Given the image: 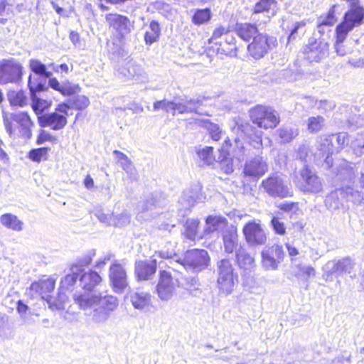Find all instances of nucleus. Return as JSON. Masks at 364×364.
Wrapping results in <instances>:
<instances>
[{"instance_id":"f257e3e1","label":"nucleus","mask_w":364,"mask_h":364,"mask_svg":"<svg viewBox=\"0 0 364 364\" xmlns=\"http://www.w3.org/2000/svg\"><path fill=\"white\" fill-rule=\"evenodd\" d=\"M74 300L80 309H92V320L96 323L105 322L119 303L116 296L103 293L98 295L91 292L77 293L74 294Z\"/></svg>"},{"instance_id":"f03ea898","label":"nucleus","mask_w":364,"mask_h":364,"mask_svg":"<svg viewBox=\"0 0 364 364\" xmlns=\"http://www.w3.org/2000/svg\"><path fill=\"white\" fill-rule=\"evenodd\" d=\"M170 249L167 250H162L159 252V255L164 259L176 258L175 261L180 263L187 269H193L196 272L205 269L209 264V256L208 252L205 250H192L188 251L184 258L181 260L175 252V243L168 242Z\"/></svg>"},{"instance_id":"7ed1b4c3","label":"nucleus","mask_w":364,"mask_h":364,"mask_svg":"<svg viewBox=\"0 0 364 364\" xmlns=\"http://www.w3.org/2000/svg\"><path fill=\"white\" fill-rule=\"evenodd\" d=\"M217 287L221 294H232L237 281V274L232 262L228 259H223L217 262Z\"/></svg>"},{"instance_id":"20e7f679","label":"nucleus","mask_w":364,"mask_h":364,"mask_svg":"<svg viewBox=\"0 0 364 364\" xmlns=\"http://www.w3.org/2000/svg\"><path fill=\"white\" fill-rule=\"evenodd\" d=\"M261 187L272 198H285L293 196L290 181L284 176L274 173L262 181Z\"/></svg>"},{"instance_id":"39448f33","label":"nucleus","mask_w":364,"mask_h":364,"mask_svg":"<svg viewBox=\"0 0 364 364\" xmlns=\"http://www.w3.org/2000/svg\"><path fill=\"white\" fill-rule=\"evenodd\" d=\"M294 183L304 193L315 194L320 193L323 189L321 178L307 166L296 172Z\"/></svg>"},{"instance_id":"423d86ee","label":"nucleus","mask_w":364,"mask_h":364,"mask_svg":"<svg viewBox=\"0 0 364 364\" xmlns=\"http://www.w3.org/2000/svg\"><path fill=\"white\" fill-rule=\"evenodd\" d=\"M362 199L360 192L350 186L342 187L332 191L327 196L325 204L328 209L334 210L339 209L344 201L359 203Z\"/></svg>"},{"instance_id":"0eeeda50","label":"nucleus","mask_w":364,"mask_h":364,"mask_svg":"<svg viewBox=\"0 0 364 364\" xmlns=\"http://www.w3.org/2000/svg\"><path fill=\"white\" fill-rule=\"evenodd\" d=\"M250 118L254 124L265 129H272L279 123V117L271 107L257 105L250 110Z\"/></svg>"},{"instance_id":"6e6552de","label":"nucleus","mask_w":364,"mask_h":364,"mask_svg":"<svg viewBox=\"0 0 364 364\" xmlns=\"http://www.w3.org/2000/svg\"><path fill=\"white\" fill-rule=\"evenodd\" d=\"M356 17L357 18L353 17V19H352L353 15L348 14L346 21H342L336 26V38L334 44V48L338 55L344 56L349 53V50L345 48L343 43L347 38L350 31H351L354 28L360 26V18L359 16H356Z\"/></svg>"},{"instance_id":"1a4fd4ad","label":"nucleus","mask_w":364,"mask_h":364,"mask_svg":"<svg viewBox=\"0 0 364 364\" xmlns=\"http://www.w3.org/2000/svg\"><path fill=\"white\" fill-rule=\"evenodd\" d=\"M353 268V263L348 257L330 260L322 267V277L326 282H331L333 279V276L337 277L344 274H350Z\"/></svg>"},{"instance_id":"9d476101","label":"nucleus","mask_w":364,"mask_h":364,"mask_svg":"<svg viewBox=\"0 0 364 364\" xmlns=\"http://www.w3.org/2000/svg\"><path fill=\"white\" fill-rule=\"evenodd\" d=\"M277 45V39L267 33H258L247 46V51L255 59L263 58L268 51Z\"/></svg>"},{"instance_id":"9b49d317","label":"nucleus","mask_w":364,"mask_h":364,"mask_svg":"<svg viewBox=\"0 0 364 364\" xmlns=\"http://www.w3.org/2000/svg\"><path fill=\"white\" fill-rule=\"evenodd\" d=\"M277 5V0H259L252 9V20L258 26L267 23L274 15Z\"/></svg>"},{"instance_id":"f8f14e48","label":"nucleus","mask_w":364,"mask_h":364,"mask_svg":"<svg viewBox=\"0 0 364 364\" xmlns=\"http://www.w3.org/2000/svg\"><path fill=\"white\" fill-rule=\"evenodd\" d=\"M22 66L14 59L0 60V83L8 84L18 82L21 78Z\"/></svg>"},{"instance_id":"ddd939ff","label":"nucleus","mask_w":364,"mask_h":364,"mask_svg":"<svg viewBox=\"0 0 364 364\" xmlns=\"http://www.w3.org/2000/svg\"><path fill=\"white\" fill-rule=\"evenodd\" d=\"M178 282L166 271L160 272L159 282L156 287V294L161 301L171 300L176 293Z\"/></svg>"},{"instance_id":"4468645a","label":"nucleus","mask_w":364,"mask_h":364,"mask_svg":"<svg viewBox=\"0 0 364 364\" xmlns=\"http://www.w3.org/2000/svg\"><path fill=\"white\" fill-rule=\"evenodd\" d=\"M247 243L252 247L264 245L267 240V234L259 222L247 223L242 229Z\"/></svg>"},{"instance_id":"2eb2a0df","label":"nucleus","mask_w":364,"mask_h":364,"mask_svg":"<svg viewBox=\"0 0 364 364\" xmlns=\"http://www.w3.org/2000/svg\"><path fill=\"white\" fill-rule=\"evenodd\" d=\"M109 279L113 291L122 294L128 287L127 275L125 269L118 263H113L109 271Z\"/></svg>"},{"instance_id":"dca6fc26","label":"nucleus","mask_w":364,"mask_h":364,"mask_svg":"<svg viewBox=\"0 0 364 364\" xmlns=\"http://www.w3.org/2000/svg\"><path fill=\"white\" fill-rule=\"evenodd\" d=\"M268 171L267 162L261 156H256L245 162L243 174L252 179H258Z\"/></svg>"},{"instance_id":"f3484780","label":"nucleus","mask_w":364,"mask_h":364,"mask_svg":"<svg viewBox=\"0 0 364 364\" xmlns=\"http://www.w3.org/2000/svg\"><path fill=\"white\" fill-rule=\"evenodd\" d=\"M106 21L115 34L123 37L130 32L129 20L127 17L117 14L106 15Z\"/></svg>"},{"instance_id":"a211bd4d","label":"nucleus","mask_w":364,"mask_h":364,"mask_svg":"<svg viewBox=\"0 0 364 364\" xmlns=\"http://www.w3.org/2000/svg\"><path fill=\"white\" fill-rule=\"evenodd\" d=\"M38 120L41 127H49L53 130L62 129L67 124L66 117L56 112L40 115Z\"/></svg>"},{"instance_id":"6ab92c4d","label":"nucleus","mask_w":364,"mask_h":364,"mask_svg":"<svg viewBox=\"0 0 364 364\" xmlns=\"http://www.w3.org/2000/svg\"><path fill=\"white\" fill-rule=\"evenodd\" d=\"M28 87L31 93L32 108L35 113L40 116L48 107V103L46 100H42L36 96V92L45 90V85L41 82L36 83L32 81L31 76L29 77Z\"/></svg>"},{"instance_id":"aec40b11","label":"nucleus","mask_w":364,"mask_h":364,"mask_svg":"<svg viewBox=\"0 0 364 364\" xmlns=\"http://www.w3.org/2000/svg\"><path fill=\"white\" fill-rule=\"evenodd\" d=\"M304 53L309 61L318 62L327 56L328 45L326 42L314 41L304 49Z\"/></svg>"},{"instance_id":"412c9836","label":"nucleus","mask_w":364,"mask_h":364,"mask_svg":"<svg viewBox=\"0 0 364 364\" xmlns=\"http://www.w3.org/2000/svg\"><path fill=\"white\" fill-rule=\"evenodd\" d=\"M11 119L18 125L19 136L23 139H31L32 136L31 127L33 126V122L30 116L26 112H20L11 114Z\"/></svg>"},{"instance_id":"4be33fe9","label":"nucleus","mask_w":364,"mask_h":364,"mask_svg":"<svg viewBox=\"0 0 364 364\" xmlns=\"http://www.w3.org/2000/svg\"><path fill=\"white\" fill-rule=\"evenodd\" d=\"M317 147L319 151L318 155L321 157H326L324 162L326 164L327 168L332 167L333 159L330 155H332L336 152L334 144L332 142V137H330V135L319 137L317 141Z\"/></svg>"},{"instance_id":"5701e85b","label":"nucleus","mask_w":364,"mask_h":364,"mask_svg":"<svg viewBox=\"0 0 364 364\" xmlns=\"http://www.w3.org/2000/svg\"><path fill=\"white\" fill-rule=\"evenodd\" d=\"M224 250L227 253H232L238 250L240 247L238 235L236 227L230 225L227 229L224 230L222 233Z\"/></svg>"},{"instance_id":"b1692460","label":"nucleus","mask_w":364,"mask_h":364,"mask_svg":"<svg viewBox=\"0 0 364 364\" xmlns=\"http://www.w3.org/2000/svg\"><path fill=\"white\" fill-rule=\"evenodd\" d=\"M156 271V260L139 261L135 264V272L139 279L147 280Z\"/></svg>"},{"instance_id":"393cba45","label":"nucleus","mask_w":364,"mask_h":364,"mask_svg":"<svg viewBox=\"0 0 364 364\" xmlns=\"http://www.w3.org/2000/svg\"><path fill=\"white\" fill-rule=\"evenodd\" d=\"M200 188L198 185L186 189L179 200V203L185 212L193 207L195 203L200 198Z\"/></svg>"},{"instance_id":"a878e982","label":"nucleus","mask_w":364,"mask_h":364,"mask_svg":"<svg viewBox=\"0 0 364 364\" xmlns=\"http://www.w3.org/2000/svg\"><path fill=\"white\" fill-rule=\"evenodd\" d=\"M230 226L226 218L220 215H209L205 220L204 234L208 235L215 231H220L223 233L224 230Z\"/></svg>"},{"instance_id":"bb28decb","label":"nucleus","mask_w":364,"mask_h":364,"mask_svg":"<svg viewBox=\"0 0 364 364\" xmlns=\"http://www.w3.org/2000/svg\"><path fill=\"white\" fill-rule=\"evenodd\" d=\"M232 145L230 139H226L220 149V154L217 159V161L220 164V168L227 174H230L234 171L233 160L232 158L228 157V149Z\"/></svg>"},{"instance_id":"cd10ccee","label":"nucleus","mask_w":364,"mask_h":364,"mask_svg":"<svg viewBox=\"0 0 364 364\" xmlns=\"http://www.w3.org/2000/svg\"><path fill=\"white\" fill-rule=\"evenodd\" d=\"M118 72L127 78H134L142 76L144 73L143 68L132 60H129L122 65Z\"/></svg>"},{"instance_id":"c85d7f7f","label":"nucleus","mask_w":364,"mask_h":364,"mask_svg":"<svg viewBox=\"0 0 364 364\" xmlns=\"http://www.w3.org/2000/svg\"><path fill=\"white\" fill-rule=\"evenodd\" d=\"M55 288V282L51 279H41L38 282H33L31 285V291L41 296L42 299L47 298L46 294L51 292Z\"/></svg>"},{"instance_id":"c756f323","label":"nucleus","mask_w":364,"mask_h":364,"mask_svg":"<svg viewBox=\"0 0 364 364\" xmlns=\"http://www.w3.org/2000/svg\"><path fill=\"white\" fill-rule=\"evenodd\" d=\"M256 23H237L235 28L237 34L242 40L250 41L259 33Z\"/></svg>"},{"instance_id":"7c9ffc66","label":"nucleus","mask_w":364,"mask_h":364,"mask_svg":"<svg viewBox=\"0 0 364 364\" xmlns=\"http://www.w3.org/2000/svg\"><path fill=\"white\" fill-rule=\"evenodd\" d=\"M236 259L239 267L245 271H251L255 267L254 257L242 247L236 252Z\"/></svg>"},{"instance_id":"2f4dec72","label":"nucleus","mask_w":364,"mask_h":364,"mask_svg":"<svg viewBox=\"0 0 364 364\" xmlns=\"http://www.w3.org/2000/svg\"><path fill=\"white\" fill-rule=\"evenodd\" d=\"M130 301L134 309L143 310L151 304V294L144 291H135L130 294Z\"/></svg>"},{"instance_id":"473e14b6","label":"nucleus","mask_w":364,"mask_h":364,"mask_svg":"<svg viewBox=\"0 0 364 364\" xmlns=\"http://www.w3.org/2000/svg\"><path fill=\"white\" fill-rule=\"evenodd\" d=\"M101 280V277L94 271L85 272L80 279L83 289L87 290V292H91V291L100 283Z\"/></svg>"},{"instance_id":"72a5a7b5","label":"nucleus","mask_w":364,"mask_h":364,"mask_svg":"<svg viewBox=\"0 0 364 364\" xmlns=\"http://www.w3.org/2000/svg\"><path fill=\"white\" fill-rule=\"evenodd\" d=\"M113 154L116 156L117 163L119 164L122 168L129 175L133 176L136 173L135 166L132 160L124 153L114 150Z\"/></svg>"},{"instance_id":"f704fd0d","label":"nucleus","mask_w":364,"mask_h":364,"mask_svg":"<svg viewBox=\"0 0 364 364\" xmlns=\"http://www.w3.org/2000/svg\"><path fill=\"white\" fill-rule=\"evenodd\" d=\"M0 223L4 227L14 231H21L23 230V222L13 214L6 213L0 216Z\"/></svg>"},{"instance_id":"c9c22d12","label":"nucleus","mask_w":364,"mask_h":364,"mask_svg":"<svg viewBox=\"0 0 364 364\" xmlns=\"http://www.w3.org/2000/svg\"><path fill=\"white\" fill-rule=\"evenodd\" d=\"M161 33V28L159 23L156 21H152L148 30L146 31L144 34V41L146 45H151L154 42H156L160 36Z\"/></svg>"},{"instance_id":"e433bc0d","label":"nucleus","mask_w":364,"mask_h":364,"mask_svg":"<svg viewBox=\"0 0 364 364\" xmlns=\"http://www.w3.org/2000/svg\"><path fill=\"white\" fill-rule=\"evenodd\" d=\"M199 220L198 219H188L184 225L183 235L186 238L193 241L198 232Z\"/></svg>"},{"instance_id":"4c0bfd02","label":"nucleus","mask_w":364,"mask_h":364,"mask_svg":"<svg viewBox=\"0 0 364 364\" xmlns=\"http://www.w3.org/2000/svg\"><path fill=\"white\" fill-rule=\"evenodd\" d=\"M8 100L12 106L23 107L26 103V96L22 90H10L7 94Z\"/></svg>"},{"instance_id":"58836bf2","label":"nucleus","mask_w":364,"mask_h":364,"mask_svg":"<svg viewBox=\"0 0 364 364\" xmlns=\"http://www.w3.org/2000/svg\"><path fill=\"white\" fill-rule=\"evenodd\" d=\"M350 147L358 156L364 154V132L358 133L351 139Z\"/></svg>"},{"instance_id":"ea45409f","label":"nucleus","mask_w":364,"mask_h":364,"mask_svg":"<svg viewBox=\"0 0 364 364\" xmlns=\"http://www.w3.org/2000/svg\"><path fill=\"white\" fill-rule=\"evenodd\" d=\"M262 265L266 270H277L279 264L282 260L273 258L269 254L265 252L263 250L261 252Z\"/></svg>"},{"instance_id":"a19ab883","label":"nucleus","mask_w":364,"mask_h":364,"mask_svg":"<svg viewBox=\"0 0 364 364\" xmlns=\"http://www.w3.org/2000/svg\"><path fill=\"white\" fill-rule=\"evenodd\" d=\"M46 301L49 308L52 310H61L65 309L67 296L63 293H59L57 298L47 296Z\"/></svg>"},{"instance_id":"79ce46f5","label":"nucleus","mask_w":364,"mask_h":364,"mask_svg":"<svg viewBox=\"0 0 364 364\" xmlns=\"http://www.w3.org/2000/svg\"><path fill=\"white\" fill-rule=\"evenodd\" d=\"M325 125V119L321 116L310 117L307 121V129L310 133L321 131Z\"/></svg>"},{"instance_id":"37998d69","label":"nucleus","mask_w":364,"mask_h":364,"mask_svg":"<svg viewBox=\"0 0 364 364\" xmlns=\"http://www.w3.org/2000/svg\"><path fill=\"white\" fill-rule=\"evenodd\" d=\"M279 138L283 143L289 142L299 134L297 129L285 126L278 130Z\"/></svg>"},{"instance_id":"c03bdc74","label":"nucleus","mask_w":364,"mask_h":364,"mask_svg":"<svg viewBox=\"0 0 364 364\" xmlns=\"http://www.w3.org/2000/svg\"><path fill=\"white\" fill-rule=\"evenodd\" d=\"M213 152V148L211 146H206L198 151V157L202 161L203 165L210 166L213 164L214 161H217Z\"/></svg>"},{"instance_id":"a18cd8bd","label":"nucleus","mask_w":364,"mask_h":364,"mask_svg":"<svg viewBox=\"0 0 364 364\" xmlns=\"http://www.w3.org/2000/svg\"><path fill=\"white\" fill-rule=\"evenodd\" d=\"M211 18L210 11L208 9L197 10L192 18L196 25H201L208 22Z\"/></svg>"},{"instance_id":"49530a36","label":"nucleus","mask_w":364,"mask_h":364,"mask_svg":"<svg viewBox=\"0 0 364 364\" xmlns=\"http://www.w3.org/2000/svg\"><path fill=\"white\" fill-rule=\"evenodd\" d=\"M13 11L9 0H0V23L5 24L12 15Z\"/></svg>"},{"instance_id":"de8ad7c7","label":"nucleus","mask_w":364,"mask_h":364,"mask_svg":"<svg viewBox=\"0 0 364 364\" xmlns=\"http://www.w3.org/2000/svg\"><path fill=\"white\" fill-rule=\"evenodd\" d=\"M30 67L31 70L36 74L43 75L46 77H50L52 76V73L47 71L46 65L38 60L31 59L30 60Z\"/></svg>"},{"instance_id":"09e8293b","label":"nucleus","mask_w":364,"mask_h":364,"mask_svg":"<svg viewBox=\"0 0 364 364\" xmlns=\"http://www.w3.org/2000/svg\"><path fill=\"white\" fill-rule=\"evenodd\" d=\"M332 137V142L336 141V146L334 145L336 152L340 151L346 145L348 144V135L346 132H340L336 134L330 135Z\"/></svg>"},{"instance_id":"8fccbe9b","label":"nucleus","mask_w":364,"mask_h":364,"mask_svg":"<svg viewBox=\"0 0 364 364\" xmlns=\"http://www.w3.org/2000/svg\"><path fill=\"white\" fill-rule=\"evenodd\" d=\"M335 6L328 11V14L325 17H321L319 19V24L318 26V32L322 33V28L323 26H333L337 21L334 14Z\"/></svg>"},{"instance_id":"3c124183","label":"nucleus","mask_w":364,"mask_h":364,"mask_svg":"<svg viewBox=\"0 0 364 364\" xmlns=\"http://www.w3.org/2000/svg\"><path fill=\"white\" fill-rule=\"evenodd\" d=\"M245 153L244 141L240 137H236L234 140L232 155L239 160L243 159Z\"/></svg>"},{"instance_id":"603ef678","label":"nucleus","mask_w":364,"mask_h":364,"mask_svg":"<svg viewBox=\"0 0 364 364\" xmlns=\"http://www.w3.org/2000/svg\"><path fill=\"white\" fill-rule=\"evenodd\" d=\"M72 108L82 110L85 109L90 104L89 99L84 95H77L70 100Z\"/></svg>"},{"instance_id":"864d4df0","label":"nucleus","mask_w":364,"mask_h":364,"mask_svg":"<svg viewBox=\"0 0 364 364\" xmlns=\"http://www.w3.org/2000/svg\"><path fill=\"white\" fill-rule=\"evenodd\" d=\"M205 127L209 132L213 140L218 141L221 138L223 131L217 124H214L210 122H205Z\"/></svg>"},{"instance_id":"5fc2aeb1","label":"nucleus","mask_w":364,"mask_h":364,"mask_svg":"<svg viewBox=\"0 0 364 364\" xmlns=\"http://www.w3.org/2000/svg\"><path fill=\"white\" fill-rule=\"evenodd\" d=\"M0 337L4 339L11 337V331L9 326L8 317L3 314H0Z\"/></svg>"},{"instance_id":"6e6d98bb","label":"nucleus","mask_w":364,"mask_h":364,"mask_svg":"<svg viewBox=\"0 0 364 364\" xmlns=\"http://www.w3.org/2000/svg\"><path fill=\"white\" fill-rule=\"evenodd\" d=\"M71 273L68 274L61 281L63 286L65 288H68L73 285L78 277V270L76 267H72L70 269Z\"/></svg>"},{"instance_id":"4d7b16f0","label":"nucleus","mask_w":364,"mask_h":364,"mask_svg":"<svg viewBox=\"0 0 364 364\" xmlns=\"http://www.w3.org/2000/svg\"><path fill=\"white\" fill-rule=\"evenodd\" d=\"M263 250L269 254L273 258H277L280 260H283L284 257V252L282 246L279 245H274L270 247H266Z\"/></svg>"},{"instance_id":"13d9d810","label":"nucleus","mask_w":364,"mask_h":364,"mask_svg":"<svg viewBox=\"0 0 364 364\" xmlns=\"http://www.w3.org/2000/svg\"><path fill=\"white\" fill-rule=\"evenodd\" d=\"M271 226L274 232L279 235H284L286 233V227L284 222L280 218L273 216L271 220Z\"/></svg>"},{"instance_id":"bf43d9fd","label":"nucleus","mask_w":364,"mask_h":364,"mask_svg":"<svg viewBox=\"0 0 364 364\" xmlns=\"http://www.w3.org/2000/svg\"><path fill=\"white\" fill-rule=\"evenodd\" d=\"M130 218V215L125 212L117 215H113L112 225L118 227H123L129 223Z\"/></svg>"},{"instance_id":"052dcab7","label":"nucleus","mask_w":364,"mask_h":364,"mask_svg":"<svg viewBox=\"0 0 364 364\" xmlns=\"http://www.w3.org/2000/svg\"><path fill=\"white\" fill-rule=\"evenodd\" d=\"M48 148L46 147L32 149L29 152V158L33 161L39 162L43 158L46 159V156L48 154Z\"/></svg>"},{"instance_id":"680f3d73","label":"nucleus","mask_w":364,"mask_h":364,"mask_svg":"<svg viewBox=\"0 0 364 364\" xmlns=\"http://www.w3.org/2000/svg\"><path fill=\"white\" fill-rule=\"evenodd\" d=\"M95 255L94 252H90L87 255H84L74 265L73 267H76L77 268V270L79 272H81L82 270V267L89 265L92 260V257Z\"/></svg>"},{"instance_id":"e2e57ef3","label":"nucleus","mask_w":364,"mask_h":364,"mask_svg":"<svg viewBox=\"0 0 364 364\" xmlns=\"http://www.w3.org/2000/svg\"><path fill=\"white\" fill-rule=\"evenodd\" d=\"M155 205L153 199H151L150 201H144L142 204L139 205L138 207L139 210L141 213H139L136 215V218L138 220H141L143 218V215L141 213H145L149 210H152V208Z\"/></svg>"},{"instance_id":"0e129e2a","label":"nucleus","mask_w":364,"mask_h":364,"mask_svg":"<svg viewBox=\"0 0 364 364\" xmlns=\"http://www.w3.org/2000/svg\"><path fill=\"white\" fill-rule=\"evenodd\" d=\"M78 89V86L71 85L70 82H67L61 85L59 92H60L64 95H72L75 94Z\"/></svg>"},{"instance_id":"69168bd1","label":"nucleus","mask_w":364,"mask_h":364,"mask_svg":"<svg viewBox=\"0 0 364 364\" xmlns=\"http://www.w3.org/2000/svg\"><path fill=\"white\" fill-rule=\"evenodd\" d=\"M297 268L299 271V274L304 275L306 278H309L311 276L315 275L316 271L311 266L299 264Z\"/></svg>"},{"instance_id":"338daca9","label":"nucleus","mask_w":364,"mask_h":364,"mask_svg":"<svg viewBox=\"0 0 364 364\" xmlns=\"http://www.w3.org/2000/svg\"><path fill=\"white\" fill-rule=\"evenodd\" d=\"M277 207L284 212H296L298 210V203L292 202L280 203Z\"/></svg>"},{"instance_id":"774afa93","label":"nucleus","mask_w":364,"mask_h":364,"mask_svg":"<svg viewBox=\"0 0 364 364\" xmlns=\"http://www.w3.org/2000/svg\"><path fill=\"white\" fill-rule=\"evenodd\" d=\"M230 31L228 28L220 26L214 30L210 41L213 42L214 41H216L218 38H220L222 36L228 35V33Z\"/></svg>"}]
</instances>
